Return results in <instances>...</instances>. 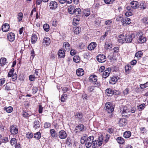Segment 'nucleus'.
<instances>
[{
  "instance_id": "f257e3e1",
  "label": "nucleus",
  "mask_w": 148,
  "mask_h": 148,
  "mask_svg": "<svg viewBox=\"0 0 148 148\" xmlns=\"http://www.w3.org/2000/svg\"><path fill=\"white\" fill-rule=\"evenodd\" d=\"M103 140V136L102 135H100L98 139L93 141L92 147L96 148L97 147L101 146L102 144Z\"/></svg>"
},
{
  "instance_id": "f03ea898",
  "label": "nucleus",
  "mask_w": 148,
  "mask_h": 148,
  "mask_svg": "<svg viewBox=\"0 0 148 148\" xmlns=\"http://www.w3.org/2000/svg\"><path fill=\"white\" fill-rule=\"evenodd\" d=\"M114 106L110 102L106 103L105 104V109L108 113H111L114 111Z\"/></svg>"
},
{
  "instance_id": "7ed1b4c3",
  "label": "nucleus",
  "mask_w": 148,
  "mask_h": 148,
  "mask_svg": "<svg viewBox=\"0 0 148 148\" xmlns=\"http://www.w3.org/2000/svg\"><path fill=\"white\" fill-rule=\"evenodd\" d=\"M94 140V136H89L86 139L85 145L87 148H89L92 145Z\"/></svg>"
},
{
  "instance_id": "20e7f679",
  "label": "nucleus",
  "mask_w": 148,
  "mask_h": 148,
  "mask_svg": "<svg viewBox=\"0 0 148 148\" xmlns=\"http://www.w3.org/2000/svg\"><path fill=\"white\" fill-rule=\"evenodd\" d=\"M97 59L99 62H104L106 60V56L103 54H100L98 56Z\"/></svg>"
},
{
  "instance_id": "39448f33",
  "label": "nucleus",
  "mask_w": 148,
  "mask_h": 148,
  "mask_svg": "<svg viewBox=\"0 0 148 148\" xmlns=\"http://www.w3.org/2000/svg\"><path fill=\"white\" fill-rule=\"evenodd\" d=\"M111 71V69L110 68H107L106 69L103 71L102 76L103 78H106L109 75V74Z\"/></svg>"
},
{
  "instance_id": "423d86ee",
  "label": "nucleus",
  "mask_w": 148,
  "mask_h": 148,
  "mask_svg": "<svg viewBox=\"0 0 148 148\" xmlns=\"http://www.w3.org/2000/svg\"><path fill=\"white\" fill-rule=\"evenodd\" d=\"M10 132L12 134H16L18 132V129L16 126L12 125L10 127Z\"/></svg>"
},
{
  "instance_id": "0eeeda50",
  "label": "nucleus",
  "mask_w": 148,
  "mask_h": 148,
  "mask_svg": "<svg viewBox=\"0 0 148 148\" xmlns=\"http://www.w3.org/2000/svg\"><path fill=\"white\" fill-rule=\"evenodd\" d=\"M121 21L123 25H128L131 23L130 19L128 17H125L122 18Z\"/></svg>"
},
{
  "instance_id": "6e6552de",
  "label": "nucleus",
  "mask_w": 148,
  "mask_h": 148,
  "mask_svg": "<svg viewBox=\"0 0 148 148\" xmlns=\"http://www.w3.org/2000/svg\"><path fill=\"white\" fill-rule=\"evenodd\" d=\"M57 6L58 4L56 1H52L49 3V7L51 9L55 10L57 8Z\"/></svg>"
},
{
  "instance_id": "1a4fd4ad",
  "label": "nucleus",
  "mask_w": 148,
  "mask_h": 148,
  "mask_svg": "<svg viewBox=\"0 0 148 148\" xmlns=\"http://www.w3.org/2000/svg\"><path fill=\"white\" fill-rule=\"evenodd\" d=\"M59 136L60 138L63 139L66 138L67 134L65 131L61 130L59 133Z\"/></svg>"
},
{
  "instance_id": "9d476101",
  "label": "nucleus",
  "mask_w": 148,
  "mask_h": 148,
  "mask_svg": "<svg viewBox=\"0 0 148 148\" xmlns=\"http://www.w3.org/2000/svg\"><path fill=\"white\" fill-rule=\"evenodd\" d=\"M50 43V40L49 38L47 37H45L44 38L42 43L43 45L45 46H48Z\"/></svg>"
},
{
  "instance_id": "9b49d317",
  "label": "nucleus",
  "mask_w": 148,
  "mask_h": 148,
  "mask_svg": "<svg viewBox=\"0 0 148 148\" xmlns=\"http://www.w3.org/2000/svg\"><path fill=\"white\" fill-rule=\"evenodd\" d=\"M130 4L131 7L134 9L138 8L139 5V3L137 1H132L130 3Z\"/></svg>"
},
{
  "instance_id": "f8f14e48",
  "label": "nucleus",
  "mask_w": 148,
  "mask_h": 148,
  "mask_svg": "<svg viewBox=\"0 0 148 148\" xmlns=\"http://www.w3.org/2000/svg\"><path fill=\"white\" fill-rule=\"evenodd\" d=\"M15 35L12 33H9L7 36V37L8 40L10 41H13L15 39Z\"/></svg>"
},
{
  "instance_id": "ddd939ff",
  "label": "nucleus",
  "mask_w": 148,
  "mask_h": 148,
  "mask_svg": "<svg viewBox=\"0 0 148 148\" xmlns=\"http://www.w3.org/2000/svg\"><path fill=\"white\" fill-rule=\"evenodd\" d=\"M97 80V77L95 75H91L89 77V81L91 82H96Z\"/></svg>"
},
{
  "instance_id": "4468645a",
  "label": "nucleus",
  "mask_w": 148,
  "mask_h": 148,
  "mask_svg": "<svg viewBox=\"0 0 148 148\" xmlns=\"http://www.w3.org/2000/svg\"><path fill=\"white\" fill-rule=\"evenodd\" d=\"M97 44L95 42H92L90 43L88 47V49L89 50H93L96 47Z\"/></svg>"
},
{
  "instance_id": "2eb2a0df",
  "label": "nucleus",
  "mask_w": 148,
  "mask_h": 148,
  "mask_svg": "<svg viewBox=\"0 0 148 148\" xmlns=\"http://www.w3.org/2000/svg\"><path fill=\"white\" fill-rule=\"evenodd\" d=\"M9 28L10 26L8 24L5 23L3 25L2 30L3 32H6L9 30Z\"/></svg>"
},
{
  "instance_id": "dca6fc26",
  "label": "nucleus",
  "mask_w": 148,
  "mask_h": 148,
  "mask_svg": "<svg viewBox=\"0 0 148 148\" xmlns=\"http://www.w3.org/2000/svg\"><path fill=\"white\" fill-rule=\"evenodd\" d=\"M133 39L132 35H126L125 38L126 43H129L132 42Z\"/></svg>"
},
{
  "instance_id": "f3484780",
  "label": "nucleus",
  "mask_w": 148,
  "mask_h": 148,
  "mask_svg": "<svg viewBox=\"0 0 148 148\" xmlns=\"http://www.w3.org/2000/svg\"><path fill=\"white\" fill-rule=\"evenodd\" d=\"M84 128V126L82 124H80L77 126L75 128V132H77L82 131Z\"/></svg>"
},
{
  "instance_id": "a211bd4d",
  "label": "nucleus",
  "mask_w": 148,
  "mask_h": 148,
  "mask_svg": "<svg viewBox=\"0 0 148 148\" xmlns=\"http://www.w3.org/2000/svg\"><path fill=\"white\" fill-rule=\"evenodd\" d=\"M64 50L63 49H60L58 52V55L60 58H62L64 57L65 53Z\"/></svg>"
},
{
  "instance_id": "6ab92c4d",
  "label": "nucleus",
  "mask_w": 148,
  "mask_h": 148,
  "mask_svg": "<svg viewBox=\"0 0 148 148\" xmlns=\"http://www.w3.org/2000/svg\"><path fill=\"white\" fill-rule=\"evenodd\" d=\"M63 49L64 50H69L70 49V44L67 42H64L63 43Z\"/></svg>"
},
{
  "instance_id": "aec40b11",
  "label": "nucleus",
  "mask_w": 148,
  "mask_h": 148,
  "mask_svg": "<svg viewBox=\"0 0 148 148\" xmlns=\"http://www.w3.org/2000/svg\"><path fill=\"white\" fill-rule=\"evenodd\" d=\"M76 74L78 76H82L84 73V71L82 69L79 68L76 70Z\"/></svg>"
},
{
  "instance_id": "412c9836",
  "label": "nucleus",
  "mask_w": 148,
  "mask_h": 148,
  "mask_svg": "<svg viewBox=\"0 0 148 148\" xmlns=\"http://www.w3.org/2000/svg\"><path fill=\"white\" fill-rule=\"evenodd\" d=\"M74 12L73 14L75 15L76 16H79L81 14V11L79 8H77L75 9Z\"/></svg>"
},
{
  "instance_id": "4be33fe9",
  "label": "nucleus",
  "mask_w": 148,
  "mask_h": 148,
  "mask_svg": "<svg viewBox=\"0 0 148 148\" xmlns=\"http://www.w3.org/2000/svg\"><path fill=\"white\" fill-rule=\"evenodd\" d=\"M120 112L122 113H127L129 112V110L127 107L122 106L120 108Z\"/></svg>"
},
{
  "instance_id": "5701e85b",
  "label": "nucleus",
  "mask_w": 148,
  "mask_h": 148,
  "mask_svg": "<svg viewBox=\"0 0 148 148\" xmlns=\"http://www.w3.org/2000/svg\"><path fill=\"white\" fill-rule=\"evenodd\" d=\"M119 42L121 43H123L125 41V38L123 35L121 34L119 36L118 38Z\"/></svg>"
},
{
  "instance_id": "b1692460",
  "label": "nucleus",
  "mask_w": 148,
  "mask_h": 148,
  "mask_svg": "<svg viewBox=\"0 0 148 148\" xmlns=\"http://www.w3.org/2000/svg\"><path fill=\"white\" fill-rule=\"evenodd\" d=\"M90 14L89 9H87L84 10L83 12V16H84L87 17L89 16Z\"/></svg>"
},
{
  "instance_id": "393cba45",
  "label": "nucleus",
  "mask_w": 148,
  "mask_h": 148,
  "mask_svg": "<svg viewBox=\"0 0 148 148\" xmlns=\"http://www.w3.org/2000/svg\"><path fill=\"white\" fill-rule=\"evenodd\" d=\"M38 38L37 36L35 34H33L31 38V42L32 43H35L37 41Z\"/></svg>"
},
{
  "instance_id": "a878e982",
  "label": "nucleus",
  "mask_w": 148,
  "mask_h": 148,
  "mask_svg": "<svg viewBox=\"0 0 148 148\" xmlns=\"http://www.w3.org/2000/svg\"><path fill=\"white\" fill-rule=\"evenodd\" d=\"M75 9L74 7L73 6L70 5L68 8V12L70 14H73Z\"/></svg>"
},
{
  "instance_id": "bb28decb",
  "label": "nucleus",
  "mask_w": 148,
  "mask_h": 148,
  "mask_svg": "<svg viewBox=\"0 0 148 148\" xmlns=\"http://www.w3.org/2000/svg\"><path fill=\"white\" fill-rule=\"evenodd\" d=\"M131 135V133L130 131H126L123 134V136L125 138H129Z\"/></svg>"
},
{
  "instance_id": "cd10ccee",
  "label": "nucleus",
  "mask_w": 148,
  "mask_h": 148,
  "mask_svg": "<svg viewBox=\"0 0 148 148\" xmlns=\"http://www.w3.org/2000/svg\"><path fill=\"white\" fill-rule=\"evenodd\" d=\"M102 19V18H101L99 17L96 18L95 21V24L97 25H100L101 23V20Z\"/></svg>"
},
{
  "instance_id": "c85d7f7f",
  "label": "nucleus",
  "mask_w": 148,
  "mask_h": 148,
  "mask_svg": "<svg viewBox=\"0 0 148 148\" xmlns=\"http://www.w3.org/2000/svg\"><path fill=\"white\" fill-rule=\"evenodd\" d=\"M146 40V39L145 38L141 36L139 37L138 41L140 43H142L144 42Z\"/></svg>"
},
{
  "instance_id": "c756f323",
  "label": "nucleus",
  "mask_w": 148,
  "mask_h": 148,
  "mask_svg": "<svg viewBox=\"0 0 148 148\" xmlns=\"http://www.w3.org/2000/svg\"><path fill=\"white\" fill-rule=\"evenodd\" d=\"M117 142L120 144H123L124 143V139L121 137H118L116 139Z\"/></svg>"
},
{
  "instance_id": "7c9ffc66",
  "label": "nucleus",
  "mask_w": 148,
  "mask_h": 148,
  "mask_svg": "<svg viewBox=\"0 0 148 148\" xmlns=\"http://www.w3.org/2000/svg\"><path fill=\"white\" fill-rule=\"evenodd\" d=\"M83 116V114L82 113H77L75 115V117L79 120H81L82 119Z\"/></svg>"
},
{
  "instance_id": "2f4dec72",
  "label": "nucleus",
  "mask_w": 148,
  "mask_h": 148,
  "mask_svg": "<svg viewBox=\"0 0 148 148\" xmlns=\"http://www.w3.org/2000/svg\"><path fill=\"white\" fill-rule=\"evenodd\" d=\"M50 132L52 137L56 138L57 137V134L56 132L54 129L51 130Z\"/></svg>"
},
{
  "instance_id": "473e14b6",
  "label": "nucleus",
  "mask_w": 148,
  "mask_h": 148,
  "mask_svg": "<svg viewBox=\"0 0 148 148\" xmlns=\"http://www.w3.org/2000/svg\"><path fill=\"white\" fill-rule=\"evenodd\" d=\"M106 92L107 95H110V94L112 95L114 94V91L111 88L106 89Z\"/></svg>"
},
{
  "instance_id": "72a5a7b5",
  "label": "nucleus",
  "mask_w": 148,
  "mask_h": 148,
  "mask_svg": "<svg viewBox=\"0 0 148 148\" xmlns=\"http://www.w3.org/2000/svg\"><path fill=\"white\" fill-rule=\"evenodd\" d=\"M119 123L120 125L122 124V126H125L127 123V120L125 119H120Z\"/></svg>"
},
{
  "instance_id": "f704fd0d",
  "label": "nucleus",
  "mask_w": 148,
  "mask_h": 148,
  "mask_svg": "<svg viewBox=\"0 0 148 148\" xmlns=\"http://www.w3.org/2000/svg\"><path fill=\"white\" fill-rule=\"evenodd\" d=\"M59 2L61 4L64 3H71L72 2V0H58Z\"/></svg>"
},
{
  "instance_id": "c9c22d12",
  "label": "nucleus",
  "mask_w": 148,
  "mask_h": 148,
  "mask_svg": "<svg viewBox=\"0 0 148 148\" xmlns=\"http://www.w3.org/2000/svg\"><path fill=\"white\" fill-rule=\"evenodd\" d=\"M74 33L76 34H79L81 31V28L78 27H74Z\"/></svg>"
},
{
  "instance_id": "e433bc0d",
  "label": "nucleus",
  "mask_w": 148,
  "mask_h": 148,
  "mask_svg": "<svg viewBox=\"0 0 148 148\" xmlns=\"http://www.w3.org/2000/svg\"><path fill=\"white\" fill-rule=\"evenodd\" d=\"M141 21L145 25H148V18L144 17L141 20Z\"/></svg>"
},
{
  "instance_id": "4c0bfd02",
  "label": "nucleus",
  "mask_w": 148,
  "mask_h": 148,
  "mask_svg": "<svg viewBox=\"0 0 148 148\" xmlns=\"http://www.w3.org/2000/svg\"><path fill=\"white\" fill-rule=\"evenodd\" d=\"M4 109L8 113L11 112L13 110V108L11 106H9L7 108L5 107L4 108Z\"/></svg>"
},
{
  "instance_id": "58836bf2",
  "label": "nucleus",
  "mask_w": 148,
  "mask_h": 148,
  "mask_svg": "<svg viewBox=\"0 0 148 148\" xmlns=\"http://www.w3.org/2000/svg\"><path fill=\"white\" fill-rule=\"evenodd\" d=\"M39 122L37 120H35L34 123V127L35 129H37L40 127Z\"/></svg>"
},
{
  "instance_id": "ea45409f",
  "label": "nucleus",
  "mask_w": 148,
  "mask_h": 148,
  "mask_svg": "<svg viewBox=\"0 0 148 148\" xmlns=\"http://www.w3.org/2000/svg\"><path fill=\"white\" fill-rule=\"evenodd\" d=\"M117 77H113L111 78V81H110V83L112 84H114L117 81Z\"/></svg>"
},
{
  "instance_id": "a19ab883",
  "label": "nucleus",
  "mask_w": 148,
  "mask_h": 148,
  "mask_svg": "<svg viewBox=\"0 0 148 148\" xmlns=\"http://www.w3.org/2000/svg\"><path fill=\"white\" fill-rule=\"evenodd\" d=\"M67 95L66 94H63L61 97V101L62 102H64L67 99Z\"/></svg>"
},
{
  "instance_id": "79ce46f5",
  "label": "nucleus",
  "mask_w": 148,
  "mask_h": 148,
  "mask_svg": "<svg viewBox=\"0 0 148 148\" xmlns=\"http://www.w3.org/2000/svg\"><path fill=\"white\" fill-rule=\"evenodd\" d=\"M12 84L11 83H8L7 84V85L5 87V89L7 90H12Z\"/></svg>"
},
{
  "instance_id": "37998d69",
  "label": "nucleus",
  "mask_w": 148,
  "mask_h": 148,
  "mask_svg": "<svg viewBox=\"0 0 148 148\" xmlns=\"http://www.w3.org/2000/svg\"><path fill=\"white\" fill-rule=\"evenodd\" d=\"M6 59L5 58H1L0 59V64L1 65L5 64L6 63Z\"/></svg>"
},
{
  "instance_id": "c03bdc74",
  "label": "nucleus",
  "mask_w": 148,
  "mask_h": 148,
  "mask_svg": "<svg viewBox=\"0 0 148 148\" xmlns=\"http://www.w3.org/2000/svg\"><path fill=\"white\" fill-rule=\"evenodd\" d=\"M17 142V140L15 138H12L10 141V144L12 146L16 145Z\"/></svg>"
},
{
  "instance_id": "a18cd8bd",
  "label": "nucleus",
  "mask_w": 148,
  "mask_h": 148,
  "mask_svg": "<svg viewBox=\"0 0 148 148\" xmlns=\"http://www.w3.org/2000/svg\"><path fill=\"white\" fill-rule=\"evenodd\" d=\"M49 26L47 24H45L43 25V27L44 30L46 32H48L49 30Z\"/></svg>"
},
{
  "instance_id": "49530a36",
  "label": "nucleus",
  "mask_w": 148,
  "mask_h": 148,
  "mask_svg": "<svg viewBox=\"0 0 148 148\" xmlns=\"http://www.w3.org/2000/svg\"><path fill=\"white\" fill-rule=\"evenodd\" d=\"M34 138L38 139H39L41 137V134L40 132L36 133L34 135Z\"/></svg>"
},
{
  "instance_id": "de8ad7c7",
  "label": "nucleus",
  "mask_w": 148,
  "mask_h": 148,
  "mask_svg": "<svg viewBox=\"0 0 148 148\" xmlns=\"http://www.w3.org/2000/svg\"><path fill=\"white\" fill-rule=\"evenodd\" d=\"M143 53L141 51H139L137 52L135 54V56L137 58H140L141 57V56L143 55Z\"/></svg>"
},
{
  "instance_id": "09e8293b",
  "label": "nucleus",
  "mask_w": 148,
  "mask_h": 148,
  "mask_svg": "<svg viewBox=\"0 0 148 148\" xmlns=\"http://www.w3.org/2000/svg\"><path fill=\"white\" fill-rule=\"evenodd\" d=\"M14 71V69L12 68L9 71L8 75V77H11L14 74L13 73Z\"/></svg>"
},
{
  "instance_id": "8fccbe9b",
  "label": "nucleus",
  "mask_w": 148,
  "mask_h": 148,
  "mask_svg": "<svg viewBox=\"0 0 148 148\" xmlns=\"http://www.w3.org/2000/svg\"><path fill=\"white\" fill-rule=\"evenodd\" d=\"M112 45L111 43H108V42L105 43V47L107 49H109L112 47Z\"/></svg>"
},
{
  "instance_id": "3c124183",
  "label": "nucleus",
  "mask_w": 148,
  "mask_h": 148,
  "mask_svg": "<svg viewBox=\"0 0 148 148\" xmlns=\"http://www.w3.org/2000/svg\"><path fill=\"white\" fill-rule=\"evenodd\" d=\"M112 23V21L111 20H107L105 21L104 24L106 25H110Z\"/></svg>"
},
{
  "instance_id": "603ef678",
  "label": "nucleus",
  "mask_w": 148,
  "mask_h": 148,
  "mask_svg": "<svg viewBox=\"0 0 148 148\" xmlns=\"http://www.w3.org/2000/svg\"><path fill=\"white\" fill-rule=\"evenodd\" d=\"M73 61L75 62H78L79 61V57L78 56H75L73 58Z\"/></svg>"
},
{
  "instance_id": "864d4df0",
  "label": "nucleus",
  "mask_w": 148,
  "mask_h": 148,
  "mask_svg": "<svg viewBox=\"0 0 148 148\" xmlns=\"http://www.w3.org/2000/svg\"><path fill=\"white\" fill-rule=\"evenodd\" d=\"M23 14L22 13L20 12L18 13V16L17 18L19 21H21L23 18Z\"/></svg>"
},
{
  "instance_id": "5fc2aeb1",
  "label": "nucleus",
  "mask_w": 148,
  "mask_h": 148,
  "mask_svg": "<svg viewBox=\"0 0 148 148\" xmlns=\"http://www.w3.org/2000/svg\"><path fill=\"white\" fill-rule=\"evenodd\" d=\"M140 86L142 89L148 86V82L144 84L140 85Z\"/></svg>"
},
{
  "instance_id": "6e6d98bb",
  "label": "nucleus",
  "mask_w": 148,
  "mask_h": 148,
  "mask_svg": "<svg viewBox=\"0 0 148 148\" xmlns=\"http://www.w3.org/2000/svg\"><path fill=\"white\" fill-rule=\"evenodd\" d=\"M131 69V67L129 64L127 65L125 67V69L126 72L129 71Z\"/></svg>"
},
{
  "instance_id": "4d7b16f0",
  "label": "nucleus",
  "mask_w": 148,
  "mask_h": 148,
  "mask_svg": "<svg viewBox=\"0 0 148 148\" xmlns=\"http://www.w3.org/2000/svg\"><path fill=\"white\" fill-rule=\"evenodd\" d=\"M71 140L70 138H68L66 139V144L67 145H69L70 144H71Z\"/></svg>"
},
{
  "instance_id": "13d9d810",
  "label": "nucleus",
  "mask_w": 148,
  "mask_h": 148,
  "mask_svg": "<svg viewBox=\"0 0 148 148\" xmlns=\"http://www.w3.org/2000/svg\"><path fill=\"white\" fill-rule=\"evenodd\" d=\"M22 115L24 117H28L30 116L28 112H23V113Z\"/></svg>"
},
{
  "instance_id": "bf43d9fd",
  "label": "nucleus",
  "mask_w": 148,
  "mask_h": 148,
  "mask_svg": "<svg viewBox=\"0 0 148 148\" xmlns=\"http://www.w3.org/2000/svg\"><path fill=\"white\" fill-rule=\"evenodd\" d=\"M114 0H104V2L107 4L112 3Z\"/></svg>"
},
{
  "instance_id": "052dcab7",
  "label": "nucleus",
  "mask_w": 148,
  "mask_h": 148,
  "mask_svg": "<svg viewBox=\"0 0 148 148\" xmlns=\"http://www.w3.org/2000/svg\"><path fill=\"white\" fill-rule=\"evenodd\" d=\"M145 106V104L144 103L141 104L138 106V109H140L142 110H143Z\"/></svg>"
},
{
  "instance_id": "680f3d73",
  "label": "nucleus",
  "mask_w": 148,
  "mask_h": 148,
  "mask_svg": "<svg viewBox=\"0 0 148 148\" xmlns=\"http://www.w3.org/2000/svg\"><path fill=\"white\" fill-rule=\"evenodd\" d=\"M35 77L34 75H31L29 76V80L31 81H34L35 79Z\"/></svg>"
},
{
  "instance_id": "e2e57ef3",
  "label": "nucleus",
  "mask_w": 148,
  "mask_h": 148,
  "mask_svg": "<svg viewBox=\"0 0 148 148\" xmlns=\"http://www.w3.org/2000/svg\"><path fill=\"white\" fill-rule=\"evenodd\" d=\"M11 77L12 81H14L17 79V75L16 74H13Z\"/></svg>"
},
{
  "instance_id": "0e129e2a",
  "label": "nucleus",
  "mask_w": 148,
  "mask_h": 148,
  "mask_svg": "<svg viewBox=\"0 0 148 148\" xmlns=\"http://www.w3.org/2000/svg\"><path fill=\"white\" fill-rule=\"evenodd\" d=\"M26 136L27 138H32L33 137V135L32 133H28L26 134Z\"/></svg>"
},
{
  "instance_id": "69168bd1",
  "label": "nucleus",
  "mask_w": 148,
  "mask_h": 148,
  "mask_svg": "<svg viewBox=\"0 0 148 148\" xmlns=\"http://www.w3.org/2000/svg\"><path fill=\"white\" fill-rule=\"evenodd\" d=\"M86 137H82L81 140V143L82 144H84L85 143H86Z\"/></svg>"
},
{
  "instance_id": "338daca9",
  "label": "nucleus",
  "mask_w": 148,
  "mask_h": 148,
  "mask_svg": "<svg viewBox=\"0 0 148 148\" xmlns=\"http://www.w3.org/2000/svg\"><path fill=\"white\" fill-rule=\"evenodd\" d=\"M51 126V124L50 123H45L44 127L45 128H47Z\"/></svg>"
},
{
  "instance_id": "774afa93",
  "label": "nucleus",
  "mask_w": 148,
  "mask_h": 148,
  "mask_svg": "<svg viewBox=\"0 0 148 148\" xmlns=\"http://www.w3.org/2000/svg\"><path fill=\"white\" fill-rule=\"evenodd\" d=\"M140 129L141 133L144 134L145 132L146 131L145 128V127H141L140 128Z\"/></svg>"
}]
</instances>
